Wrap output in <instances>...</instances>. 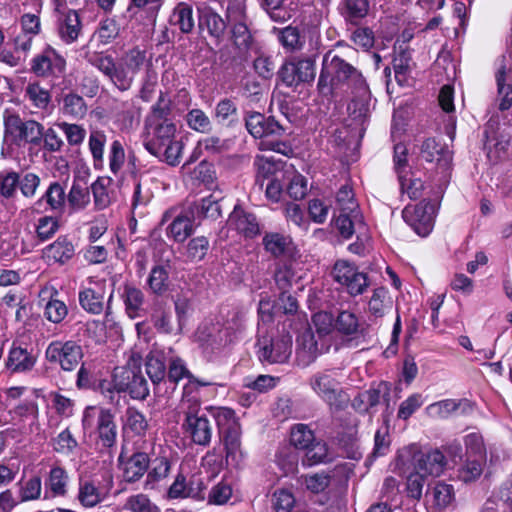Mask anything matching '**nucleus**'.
I'll return each instance as SVG.
<instances>
[{"instance_id":"79ce46f5","label":"nucleus","mask_w":512,"mask_h":512,"mask_svg":"<svg viewBox=\"0 0 512 512\" xmlns=\"http://www.w3.org/2000/svg\"><path fill=\"white\" fill-rule=\"evenodd\" d=\"M462 406H468V401L445 399L428 405L426 413L434 419H447Z\"/></svg>"},{"instance_id":"6e6d98bb","label":"nucleus","mask_w":512,"mask_h":512,"mask_svg":"<svg viewBox=\"0 0 512 512\" xmlns=\"http://www.w3.org/2000/svg\"><path fill=\"white\" fill-rule=\"evenodd\" d=\"M123 509L129 512H161L160 508L143 493L129 496L123 505Z\"/></svg>"},{"instance_id":"aec40b11","label":"nucleus","mask_w":512,"mask_h":512,"mask_svg":"<svg viewBox=\"0 0 512 512\" xmlns=\"http://www.w3.org/2000/svg\"><path fill=\"white\" fill-rule=\"evenodd\" d=\"M106 291L105 285L102 283H95L93 287H87L79 292L80 306L88 313L99 315L105 311L106 317L110 315L109 302L112 299L110 294L107 300V307L105 309Z\"/></svg>"},{"instance_id":"9b49d317","label":"nucleus","mask_w":512,"mask_h":512,"mask_svg":"<svg viewBox=\"0 0 512 512\" xmlns=\"http://www.w3.org/2000/svg\"><path fill=\"white\" fill-rule=\"evenodd\" d=\"M83 357L82 347L75 341L55 340L49 343L45 350V358L51 364H56L64 371H73Z\"/></svg>"},{"instance_id":"37998d69","label":"nucleus","mask_w":512,"mask_h":512,"mask_svg":"<svg viewBox=\"0 0 512 512\" xmlns=\"http://www.w3.org/2000/svg\"><path fill=\"white\" fill-rule=\"evenodd\" d=\"M225 22L228 27L249 23L246 3L243 0H226Z\"/></svg>"},{"instance_id":"603ef678","label":"nucleus","mask_w":512,"mask_h":512,"mask_svg":"<svg viewBox=\"0 0 512 512\" xmlns=\"http://www.w3.org/2000/svg\"><path fill=\"white\" fill-rule=\"evenodd\" d=\"M25 97L34 107L41 110H46L51 102L50 92L37 82L26 86Z\"/></svg>"},{"instance_id":"7ed1b4c3","label":"nucleus","mask_w":512,"mask_h":512,"mask_svg":"<svg viewBox=\"0 0 512 512\" xmlns=\"http://www.w3.org/2000/svg\"><path fill=\"white\" fill-rule=\"evenodd\" d=\"M85 58L120 91L131 88L136 74L147 61L146 52L139 47L129 49L118 61L103 52L87 53Z\"/></svg>"},{"instance_id":"cd10ccee","label":"nucleus","mask_w":512,"mask_h":512,"mask_svg":"<svg viewBox=\"0 0 512 512\" xmlns=\"http://www.w3.org/2000/svg\"><path fill=\"white\" fill-rule=\"evenodd\" d=\"M107 493L95 481L79 479L76 499L84 508L91 509L102 503Z\"/></svg>"},{"instance_id":"680f3d73","label":"nucleus","mask_w":512,"mask_h":512,"mask_svg":"<svg viewBox=\"0 0 512 512\" xmlns=\"http://www.w3.org/2000/svg\"><path fill=\"white\" fill-rule=\"evenodd\" d=\"M393 68L398 84L406 85L412 69L410 53L401 51L393 60Z\"/></svg>"},{"instance_id":"5701e85b","label":"nucleus","mask_w":512,"mask_h":512,"mask_svg":"<svg viewBox=\"0 0 512 512\" xmlns=\"http://www.w3.org/2000/svg\"><path fill=\"white\" fill-rule=\"evenodd\" d=\"M199 27L202 31H207L217 43L223 40L225 31L228 29L225 19L208 6L199 9Z\"/></svg>"},{"instance_id":"72a5a7b5","label":"nucleus","mask_w":512,"mask_h":512,"mask_svg":"<svg viewBox=\"0 0 512 512\" xmlns=\"http://www.w3.org/2000/svg\"><path fill=\"white\" fill-rule=\"evenodd\" d=\"M213 417L216 421L220 438L241 434L240 424L237 421L235 412L231 408L218 407L214 409Z\"/></svg>"},{"instance_id":"3c124183","label":"nucleus","mask_w":512,"mask_h":512,"mask_svg":"<svg viewBox=\"0 0 512 512\" xmlns=\"http://www.w3.org/2000/svg\"><path fill=\"white\" fill-rule=\"evenodd\" d=\"M192 373L187 368V365L180 357H172L169 361L168 371L166 375V384H172V390H175L176 385L182 379L190 380Z\"/></svg>"},{"instance_id":"bb28decb","label":"nucleus","mask_w":512,"mask_h":512,"mask_svg":"<svg viewBox=\"0 0 512 512\" xmlns=\"http://www.w3.org/2000/svg\"><path fill=\"white\" fill-rule=\"evenodd\" d=\"M18 172L13 170H4L0 172V204L9 212H15V198L18 192Z\"/></svg>"},{"instance_id":"4be33fe9","label":"nucleus","mask_w":512,"mask_h":512,"mask_svg":"<svg viewBox=\"0 0 512 512\" xmlns=\"http://www.w3.org/2000/svg\"><path fill=\"white\" fill-rule=\"evenodd\" d=\"M69 483L70 476L64 467L51 466L44 477V499L66 497Z\"/></svg>"},{"instance_id":"393cba45","label":"nucleus","mask_w":512,"mask_h":512,"mask_svg":"<svg viewBox=\"0 0 512 512\" xmlns=\"http://www.w3.org/2000/svg\"><path fill=\"white\" fill-rule=\"evenodd\" d=\"M75 253L74 245L65 236H60L42 250V258L49 265L65 264Z\"/></svg>"},{"instance_id":"f704fd0d","label":"nucleus","mask_w":512,"mask_h":512,"mask_svg":"<svg viewBox=\"0 0 512 512\" xmlns=\"http://www.w3.org/2000/svg\"><path fill=\"white\" fill-rule=\"evenodd\" d=\"M146 373L154 385L155 393L161 390V384H166V365L158 352H150L146 358Z\"/></svg>"},{"instance_id":"20e7f679","label":"nucleus","mask_w":512,"mask_h":512,"mask_svg":"<svg viewBox=\"0 0 512 512\" xmlns=\"http://www.w3.org/2000/svg\"><path fill=\"white\" fill-rule=\"evenodd\" d=\"M4 144L21 148L27 144L38 146L42 142L43 125L35 120H24L18 113L5 110L3 113Z\"/></svg>"},{"instance_id":"49530a36","label":"nucleus","mask_w":512,"mask_h":512,"mask_svg":"<svg viewBox=\"0 0 512 512\" xmlns=\"http://www.w3.org/2000/svg\"><path fill=\"white\" fill-rule=\"evenodd\" d=\"M147 284L149 289L157 295L164 294L169 289L168 266L156 265L149 274Z\"/></svg>"},{"instance_id":"338daca9","label":"nucleus","mask_w":512,"mask_h":512,"mask_svg":"<svg viewBox=\"0 0 512 512\" xmlns=\"http://www.w3.org/2000/svg\"><path fill=\"white\" fill-rule=\"evenodd\" d=\"M18 181V189L22 196L27 199L34 198L41 183L40 177L33 172L18 173Z\"/></svg>"},{"instance_id":"9d476101","label":"nucleus","mask_w":512,"mask_h":512,"mask_svg":"<svg viewBox=\"0 0 512 512\" xmlns=\"http://www.w3.org/2000/svg\"><path fill=\"white\" fill-rule=\"evenodd\" d=\"M310 383L314 392L331 409L341 410L347 405L349 397L341 388L340 382L331 373H317L311 378Z\"/></svg>"},{"instance_id":"bf43d9fd","label":"nucleus","mask_w":512,"mask_h":512,"mask_svg":"<svg viewBox=\"0 0 512 512\" xmlns=\"http://www.w3.org/2000/svg\"><path fill=\"white\" fill-rule=\"evenodd\" d=\"M330 460L331 458L329 457L326 443L315 440L311 446L305 450L303 463L308 466H313L320 463H326Z\"/></svg>"},{"instance_id":"a878e982","label":"nucleus","mask_w":512,"mask_h":512,"mask_svg":"<svg viewBox=\"0 0 512 512\" xmlns=\"http://www.w3.org/2000/svg\"><path fill=\"white\" fill-rule=\"evenodd\" d=\"M420 155L425 161L435 163L442 169H447L452 161V152L448 147L433 138H428L422 143Z\"/></svg>"},{"instance_id":"2f4dec72","label":"nucleus","mask_w":512,"mask_h":512,"mask_svg":"<svg viewBox=\"0 0 512 512\" xmlns=\"http://www.w3.org/2000/svg\"><path fill=\"white\" fill-rule=\"evenodd\" d=\"M262 245L274 258L292 255L293 242L290 236L279 232H267L262 238Z\"/></svg>"},{"instance_id":"c85d7f7f","label":"nucleus","mask_w":512,"mask_h":512,"mask_svg":"<svg viewBox=\"0 0 512 512\" xmlns=\"http://www.w3.org/2000/svg\"><path fill=\"white\" fill-rule=\"evenodd\" d=\"M234 332L230 327L214 324L199 331L203 345L212 350L220 349L233 341Z\"/></svg>"},{"instance_id":"69168bd1","label":"nucleus","mask_w":512,"mask_h":512,"mask_svg":"<svg viewBox=\"0 0 512 512\" xmlns=\"http://www.w3.org/2000/svg\"><path fill=\"white\" fill-rule=\"evenodd\" d=\"M485 459L467 457L465 464L459 469L458 477L465 483L475 481L483 471Z\"/></svg>"},{"instance_id":"6ab92c4d","label":"nucleus","mask_w":512,"mask_h":512,"mask_svg":"<svg viewBox=\"0 0 512 512\" xmlns=\"http://www.w3.org/2000/svg\"><path fill=\"white\" fill-rule=\"evenodd\" d=\"M319 330L315 335L310 329L303 331L297 338L296 356L298 361L307 366L323 351V338Z\"/></svg>"},{"instance_id":"473e14b6","label":"nucleus","mask_w":512,"mask_h":512,"mask_svg":"<svg viewBox=\"0 0 512 512\" xmlns=\"http://www.w3.org/2000/svg\"><path fill=\"white\" fill-rule=\"evenodd\" d=\"M36 357L27 349L13 345L9 351L6 367L12 373H23L33 369Z\"/></svg>"},{"instance_id":"0e129e2a","label":"nucleus","mask_w":512,"mask_h":512,"mask_svg":"<svg viewBox=\"0 0 512 512\" xmlns=\"http://www.w3.org/2000/svg\"><path fill=\"white\" fill-rule=\"evenodd\" d=\"M151 320L160 333L172 334L174 333V327L171 323V313L161 304H157L152 312Z\"/></svg>"},{"instance_id":"ea45409f","label":"nucleus","mask_w":512,"mask_h":512,"mask_svg":"<svg viewBox=\"0 0 512 512\" xmlns=\"http://www.w3.org/2000/svg\"><path fill=\"white\" fill-rule=\"evenodd\" d=\"M122 297L127 315L131 319L140 317L144 304L143 292L134 286L125 285Z\"/></svg>"},{"instance_id":"412c9836","label":"nucleus","mask_w":512,"mask_h":512,"mask_svg":"<svg viewBox=\"0 0 512 512\" xmlns=\"http://www.w3.org/2000/svg\"><path fill=\"white\" fill-rule=\"evenodd\" d=\"M227 224L229 229L235 230L246 239H253L261 233L256 215L239 206H235L230 213Z\"/></svg>"},{"instance_id":"052dcab7","label":"nucleus","mask_w":512,"mask_h":512,"mask_svg":"<svg viewBox=\"0 0 512 512\" xmlns=\"http://www.w3.org/2000/svg\"><path fill=\"white\" fill-rule=\"evenodd\" d=\"M315 440L314 432L306 424H296L291 429L290 441L297 449L305 451Z\"/></svg>"},{"instance_id":"1a4fd4ad","label":"nucleus","mask_w":512,"mask_h":512,"mask_svg":"<svg viewBox=\"0 0 512 512\" xmlns=\"http://www.w3.org/2000/svg\"><path fill=\"white\" fill-rule=\"evenodd\" d=\"M66 59L52 46L47 45L30 61V72L38 78L56 80L66 71Z\"/></svg>"},{"instance_id":"a211bd4d","label":"nucleus","mask_w":512,"mask_h":512,"mask_svg":"<svg viewBox=\"0 0 512 512\" xmlns=\"http://www.w3.org/2000/svg\"><path fill=\"white\" fill-rule=\"evenodd\" d=\"M118 462L122 471L123 480L128 483H135L139 481L145 473H148L150 457L147 453L141 451H136L128 457H125L123 453H121L118 457Z\"/></svg>"},{"instance_id":"f257e3e1","label":"nucleus","mask_w":512,"mask_h":512,"mask_svg":"<svg viewBox=\"0 0 512 512\" xmlns=\"http://www.w3.org/2000/svg\"><path fill=\"white\" fill-rule=\"evenodd\" d=\"M170 105L161 93L145 119L147 139L145 149L170 166H177L182 158L184 144L177 136L176 123L169 117Z\"/></svg>"},{"instance_id":"13d9d810","label":"nucleus","mask_w":512,"mask_h":512,"mask_svg":"<svg viewBox=\"0 0 512 512\" xmlns=\"http://www.w3.org/2000/svg\"><path fill=\"white\" fill-rule=\"evenodd\" d=\"M359 327V320L356 314L348 310L339 312L335 321V329L339 333L352 336L358 333Z\"/></svg>"},{"instance_id":"09e8293b","label":"nucleus","mask_w":512,"mask_h":512,"mask_svg":"<svg viewBox=\"0 0 512 512\" xmlns=\"http://www.w3.org/2000/svg\"><path fill=\"white\" fill-rule=\"evenodd\" d=\"M506 66L501 64L496 72L498 87V108L501 111L508 110L512 106V86L505 83Z\"/></svg>"},{"instance_id":"e2e57ef3","label":"nucleus","mask_w":512,"mask_h":512,"mask_svg":"<svg viewBox=\"0 0 512 512\" xmlns=\"http://www.w3.org/2000/svg\"><path fill=\"white\" fill-rule=\"evenodd\" d=\"M186 122L190 129L200 132L209 133L212 131V122L209 116L201 109L195 108L186 114Z\"/></svg>"},{"instance_id":"b1692460","label":"nucleus","mask_w":512,"mask_h":512,"mask_svg":"<svg viewBox=\"0 0 512 512\" xmlns=\"http://www.w3.org/2000/svg\"><path fill=\"white\" fill-rule=\"evenodd\" d=\"M446 466L444 454L438 450L419 453L415 456V470L423 475L440 476Z\"/></svg>"},{"instance_id":"423d86ee","label":"nucleus","mask_w":512,"mask_h":512,"mask_svg":"<svg viewBox=\"0 0 512 512\" xmlns=\"http://www.w3.org/2000/svg\"><path fill=\"white\" fill-rule=\"evenodd\" d=\"M200 408L199 400H192L189 405L180 404L181 412L184 415L181 428L192 443L207 447L211 443L213 427L208 417L200 413Z\"/></svg>"},{"instance_id":"2eb2a0df","label":"nucleus","mask_w":512,"mask_h":512,"mask_svg":"<svg viewBox=\"0 0 512 512\" xmlns=\"http://www.w3.org/2000/svg\"><path fill=\"white\" fill-rule=\"evenodd\" d=\"M259 359L268 363H284L292 352V337L288 333L271 338L263 337L258 341Z\"/></svg>"},{"instance_id":"c03bdc74","label":"nucleus","mask_w":512,"mask_h":512,"mask_svg":"<svg viewBox=\"0 0 512 512\" xmlns=\"http://www.w3.org/2000/svg\"><path fill=\"white\" fill-rule=\"evenodd\" d=\"M66 192L62 184L55 181L50 183L45 193L37 201V204L45 201L53 211H62L67 200Z\"/></svg>"},{"instance_id":"39448f33","label":"nucleus","mask_w":512,"mask_h":512,"mask_svg":"<svg viewBox=\"0 0 512 512\" xmlns=\"http://www.w3.org/2000/svg\"><path fill=\"white\" fill-rule=\"evenodd\" d=\"M254 44L250 23L228 27V43L219 48L218 59L227 67L241 65L248 60Z\"/></svg>"},{"instance_id":"a19ab883","label":"nucleus","mask_w":512,"mask_h":512,"mask_svg":"<svg viewBox=\"0 0 512 512\" xmlns=\"http://www.w3.org/2000/svg\"><path fill=\"white\" fill-rule=\"evenodd\" d=\"M393 301L384 287L376 288L368 302V311L375 318L383 317L392 309Z\"/></svg>"},{"instance_id":"4d7b16f0","label":"nucleus","mask_w":512,"mask_h":512,"mask_svg":"<svg viewBox=\"0 0 512 512\" xmlns=\"http://www.w3.org/2000/svg\"><path fill=\"white\" fill-rule=\"evenodd\" d=\"M258 2L274 22L284 23L291 18V13L283 5V0H258Z\"/></svg>"},{"instance_id":"e433bc0d","label":"nucleus","mask_w":512,"mask_h":512,"mask_svg":"<svg viewBox=\"0 0 512 512\" xmlns=\"http://www.w3.org/2000/svg\"><path fill=\"white\" fill-rule=\"evenodd\" d=\"M279 43L286 52H297L303 49L305 40L298 27L289 25L284 28H274Z\"/></svg>"},{"instance_id":"7c9ffc66","label":"nucleus","mask_w":512,"mask_h":512,"mask_svg":"<svg viewBox=\"0 0 512 512\" xmlns=\"http://www.w3.org/2000/svg\"><path fill=\"white\" fill-rule=\"evenodd\" d=\"M160 451L154 459H150L151 468L148 470L145 488H153L154 483L168 477L171 470V453L169 449L159 447Z\"/></svg>"},{"instance_id":"c756f323","label":"nucleus","mask_w":512,"mask_h":512,"mask_svg":"<svg viewBox=\"0 0 512 512\" xmlns=\"http://www.w3.org/2000/svg\"><path fill=\"white\" fill-rule=\"evenodd\" d=\"M338 11L346 24L357 26L368 16L370 11V1L342 0L339 3Z\"/></svg>"},{"instance_id":"f8f14e48","label":"nucleus","mask_w":512,"mask_h":512,"mask_svg":"<svg viewBox=\"0 0 512 512\" xmlns=\"http://www.w3.org/2000/svg\"><path fill=\"white\" fill-rule=\"evenodd\" d=\"M316 55L285 62L278 76L287 87H297L301 83H310L316 76Z\"/></svg>"},{"instance_id":"4468645a","label":"nucleus","mask_w":512,"mask_h":512,"mask_svg":"<svg viewBox=\"0 0 512 512\" xmlns=\"http://www.w3.org/2000/svg\"><path fill=\"white\" fill-rule=\"evenodd\" d=\"M435 206L428 201H421L414 206H406L402 211L404 221L422 237L433 229Z\"/></svg>"},{"instance_id":"864d4df0","label":"nucleus","mask_w":512,"mask_h":512,"mask_svg":"<svg viewBox=\"0 0 512 512\" xmlns=\"http://www.w3.org/2000/svg\"><path fill=\"white\" fill-rule=\"evenodd\" d=\"M336 205L340 212L352 213V216H359L358 203L355 200L352 187L348 184L341 186L336 194Z\"/></svg>"},{"instance_id":"ddd939ff","label":"nucleus","mask_w":512,"mask_h":512,"mask_svg":"<svg viewBox=\"0 0 512 512\" xmlns=\"http://www.w3.org/2000/svg\"><path fill=\"white\" fill-rule=\"evenodd\" d=\"M332 274L334 280L343 286L351 296L363 294L369 286L367 275L344 260L335 263Z\"/></svg>"},{"instance_id":"de8ad7c7","label":"nucleus","mask_w":512,"mask_h":512,"mask_svg":"<svg viewBox=\"0 0 512 512\" xmlns=\"http://www.w3.org/2000/svg\"><path fill=\"white\" fill-rule=\"evenodd\" d=\"M125 428L137 436H144L149 424L145 415L135 407H128L125 412Z\"/></svg>"},{"instance_id":"c9c22d12","label":"nucleus","mask_w":512,"mask_h":512,"mask_svg":"<svg viewBox=\"0 0 512 512\" xmlns=\"http://www.w3.org/2000/svg\"><path fill=\"white\" fill-rule=\"evenodd\" d=\"M16 493L22 503L36 501L41 498L43 491L42 479L39 475L28 478L22 477L16 484Z\"/></svg>"},{"instance_id":"0eeeda50","label":"nucleus","mask_w":512,"mask_h":512,"mask_svg":"<svg viewBox=\"0 0 512 512\" xmlns=\"http://www.w3.org/2000/svg\"><path fill=\"white\" fill-rule=\"evenodd\" d=\"M82 427L85 431L95 430L104 447L110 448L116 443L117 426L110 409L87 406L82 415Z\"/></svg>"},{"instance_id":"6e6552de","label":"nucleus","mask_w":512,"mask_h":512,"mask_svg":"<svg viewBox=\"0 0 512 512\" xmlns=\"http://www.w3.org/2000/svg\"><path fill=\"white\" fill-rule=\"evenodd\" d=\"M114 382L118 392L128 393L134 400H145L149 395V385L140 362L129 361L126 366L114 370Z\"/></svg>"},{"instance_id":"5fc2aeb1","label":"nucleus","mask_w":512,"mask_h":512,"mask_svg":"<svg viewBox=\"0 0 512 512\" xmlns=\"http://www.w3.org/2000/svg\"><path fill=\"white\" fill-rule=\"evenodd\" d=\"M240 435L234 434L221 438L226 452L225 463L227 466L237 467L242 461Z\"/></svg>"},{"instance_id":"58836bf2","label":"nucleus","mask_w":512,"mask_h":512,"mask_svg":"<svg viewBox=\"0 0 512 512\" xmlns=\"http://www.w3.org/2000/svg\"><path fill=\"white\" fill-rule=\"evenodd\" d=\"M169 21L171 25L177 26L182 33H190L195 26L192 7L183 2L177 4Z\"/></svg>"},{"instance_id":"f03ea898","label":"nucleus","mask_w":512,"mask_h":512,"mask_svg":"<svg viewBox=\"0 0 512 512\" xmlns=\"http://www.w3.org/2000/svg\"><path fill=\"white\" fill-rule=\"evenodd\" d=\"M317 88L324 96L365 99L369 88L362 73L332 50L322 59Z\"/></svg>"},{"instance_id":"4c0bfd02","label":"nucleus","mask_w":512,"mask_h":512,"mask_svg":"<svg viewBox=\"0 0 512 512\" xmlns=\"http://www.w3.org/2000/svg\"><path fill=\"white\" fill-rule=\"evenodd\" d=\"M193 233V215L188 213L176 216L167 227V236L176 242L185 241Z\"/></svg>"},{"instance_id":"a18cd8bd","label":"nucleus","mask_w":512,"mask_h":512,"mask_svg":"<svg viewBox=\"0 0 512 512\" xmlns=\"http://www.w3.org/2000/svg\"><path fill=\"white\" fill-rule=\"evenodd\" d=\"M66 197L72 209H84L90 203V191L87 183L82 180H74Z\"/></svg>"},{"instance_id":"f3484780","label":"nucleus","mask_w":512,"mask_h":512,"mask_svg":"<svg viewBox=\"0 0 512 512\" xmlns=\"http://www.w3.org/2000/svg\"><path fill=\"white\" fill-rule=\"evenodd\" d=\"M55 29L66 45L75 43L82 34L83 24L77 10H61L56 16Z\"/></svg>"},{"instance_id":"8fccbe9b","label":"nucleus","mask_w":512,"mask_h":512,"mask_svg":"<svg viewBox=\"0 0 512 512\" xmlns=\"http://www.w3.org/2000/svg\"><path fill=\"white\" fill-rule=\"evenodd\" d=\"M62 112L75 119L83 118L87 113L85 100L76 93H68L63 97Z\"/></svg>"},{"instance_id":"dca6fc26","label":"nucleus","mask_w":512,"mask_h":512,"mask_svg":"<svg viewBox=\"0 0 512 512\" xmlns=\"http://www.w3.org/2000/svg\"><path fill=\"white\" fill-rule=\"evenodd\" d=\"M245 126L254 137L262 140H271L285 134L286 129L274 117H265L259 112H253L245 118Z\"/></svg>"},{"instance_id":"774afa93","label":"nucleus","mask_w":512,"mask_h":512,"mask_svg":"<svg viewBox=\"0 0 512 512\" xmlns=\"http://www.w3.org/2000/svg\"><path fill=\"white\" fill-rule=\"evenodd\" d=\"M434 504L439 509L448 507L455 499L454 487L451 484L437 482L432 491Z\"/></svg>"}]
</instances>
